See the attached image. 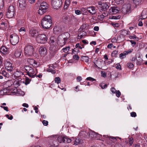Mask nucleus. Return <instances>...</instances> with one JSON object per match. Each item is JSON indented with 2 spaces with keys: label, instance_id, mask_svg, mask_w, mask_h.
Segmentation results:
<instances>
[{
  "label": "nucleus",
  "instance_id": "obj_1",
  "mask_svg": "<svg viewBox=\"0 0 147 147\" xmlns=\"http://www.w3.org/2000/svg\"><path fill=\"white\" fill-rule=\"evenodd\" d=\"M52 21L51 17L49 16H45L41 21V25L45 29L49 28L52 26Z\"/></svg>",
  "mask_w": 147,
  "mask_h": 147
},
{
  "label": "nucleus",
  "instance_id": "obj_2",
  "mask_svg": "<svg viewBox=\"0 0 147 147\" xmlns=\"http://www.w3.org/2000/svg\"><path fill=\"white\" fill-rule=\"evenodd\" d=\"M24 68L26 71L27 74L31 78H34L37 73V70L36 68H33L30 66H24Z\"/></svg>",
  "mask_w": 147,
  "mask_h": 147
},
{
  "label": "nucleus",
  "instance_id": "obj_3",
  "mask_svg": "<svg viewBox=\"0 0 147 147\" xmlns=\"http://www.w3.org/2000/svg\"><path fill=\"white\" fill-rule=\"evenodd\" d=\"M34 51V48L32 46L30 45L25 46L24 50L25 55L28 56H32Z\"/></svg>",
  "mask_w": 147,
  "mask_h": 147
},
{
  "label": "nucleus",
  "instance_id": "obj_4",
  "mask_svg": "<svg viewBox=\"0 0 147 147\" xmlns=\"http://www.w3.org/2000/svg\"><path fill=\"white\" fill-rule=\"evenodd\" d=\"M131 6L129 3H126L124 5L121 9V11L124 14L131 13Z\"/></svg>",
  "mask_w": 147,
  "mask_h": 147
},
{
  "label": "nucleus",
  "instance_id": "obj_5",
  "mask_svg": "<svg viewBox=\"0 0 147 147\" xmlns=\"http://www.w3.org/2000/svg\"><path fill=\"white\" fill-rule=\"evenodd\" d=\"M10 40L12 45H15L18 43L19 41V38L16 34H13L10 35Z\"/></svg>",
  "mask_w": 147,
  "mask_h": 147
},
{
  "label": "nucleus",
  "instance_id": "obj_6",
  "mask_svg": "<svg viewBox=\"0 0 147 147\" xmlns=\"http://www.w3.org/2000/svg\"><path fill=\"white\" fill-rule=\"evenodd\" d=\"M62 0H51V5L54 9H58L62 4Z\"/></svg>",
  "mask_w": 147,
  "mask_h": 147
},
{
  "label": "nucleus",
  "instance_id": "obj_7",
  "mask_svg": "<svg viewBox=\"0 0 147 147\" xmlns=\"http://www.w3.org/2000/svg\"><path fill=\"white\" fill-rule=\"evenodd\" d=\"M36 40L38 43L44 44L47 42V38L45 35L40 34L37 36Z\"/></svg>",
  "mask_w": 147,
  "mask_h": 147
},
{
  "label": "nucleus",
  "instance_id": "obj_8",
  "mask_svg": "<svg viewBox=\"0 0 147 147\" xmlns=\"http://www.w3.org/2000/svg\"><path fill=\"white\" fill-rule=\"evenodd\" d=\"M57 139L58 142L60 143H69L72 141L71 139L67 137L66 136L63 137L59 136L58 138H57Z\"/></svg>",
  "mask_w": 147,
  "mask_h": 147
},
{
  "label": "nucleus",
  "instance_id": "obj_9",
  "mask_svg": "<svg viewBox=\"0 0 147 147\" xmlns=\"http://www.w3.org/2000/svg\"><path fill=\"white\" fill-rule=\"evenodd\" d=\"M14 8L13 6H10L9 7L6 14V16L7 18H11L14 16Z\"/></svg>",
  "mask_w": 147,
  "mask_h": 147
},
{
  "label": "nucleus",
  "instance_id": "obj_10",
  "mask_svg": "<svg viewBox=\"0 0 147 147\" xmlns=\"http://www.w3.org/2000/svg\"><path fill=\"white\" fill-rule=\"evenodd\" d=\"M121 10V9L118 7H111L109 10V14H116L120 12Z\"/></svg>",
  "mask_w": 147,
  "mask_h": 147
},
{
  "label": "nucleus",
  "instance_id": "obj_11",
  "mask_svg": "<svg viewBox=\"0 0 147 147\" xmlns=\"http://www.w3.org/2000/svg\"><path fill=\"white\" fill-rule=\"evenodd\" d=\"M57 136H51L49 138V143L51 146H55L56 145Z\"/></svg>",
  "mask_w": 147,
  "mask_h": 147
},
{
  "label": "nucleus",
  "instance_id": "obj_12",
  "mask_svg": "<svg viewBox=\"0 0 147 147\" xmlns=\"http://www.w3.org/2000/svg\"><path fill=\"white\" fill-rule=\"evenodd\" d=\"M5 69L8 71L11 72L14 69V67L12 65V64L9 62L7 61L5 63Z\"/></svg>",
  "mask_w": 147,
  "mask_h": 147
},
{
  "label": "nucleus",
  "instance_id": "obj_13",
  "mask_svg": "<svg viewBox=\"0 0 147 147\" xmlns=\"http://www.w3.org/2000/svg\"><path fill=\"white\" fill-rule=\"evenodd\" d=\"M23 75L24 73L23 72L17 70L12 74V78L13 79H15L19 77H21Z\"/></svg>",
  "mask_w": 147,
  "mask_h": 147
},
{
  "label": "nucleus",
  "instance_id": "obj_14",
  "mask_svg": "<svg viewBox=\"0 0 147 147\" xmlns=\"http://www.w3.org/2000/svg\"><path fill=\"white\" fill-rule=\"evenodd\" d=\"M39 54L42 57H44L47 54V49L45 46L40 47L39 48Z\"/></svg>",
  "mask_w": 147,
  "mask_h": 147
},
{
  "label": "nucleus",
  "instance_id": "obj_15",
  "mask_svg": "<svg viewBox=\"0 0 147 147\" xmlns=\"http://www.w3.org/2000/svg\"><path fill=\"white\" fill-rule=\"evenodd\" d=\"M29 33L32 37L36 36L38 33V31L35 28H29Z\"/></svg>",
  "mask_w": 147,
  "mask_h": 147
},
{
  "label": "nucleus",
  "instance_id": "obj_16",
  "mask_svg": "<svg viewBox=\"0 0 147 147\" xmlns=\"http://www.w3.org/2000/svg\"><path fill=\"white\" fill-rule=\"evenodd\" d=\"M27 61L28 63L33 66L36 67L38 66L37 62L33 59L28 58L27 59Z\"/></svg>",
  "mask_w": 147,
  "mask_h": 147
},
{
  "label": "nucleus",
  "instance_id": "obj_17",
  "mask_svg": "<svg viewBox=\"0 0 147 147\" xmlns=\"http://www.w3.org/2000/svg\"><path fill=\"white\" fill-rule=\"evenodd\" d=\"M60 39L59 37L57 41V44L61 46H63L64 45L67 41V38H63V39L59 40Z\"/></svg>",
  "mask_w": 147,
  "mask_h": 147
},
{
  "label": "nucleus",
  "instance_id": "obj_18",
  "mask_svg": "<svg viewBox=\"0 0 147 147\" xmlns=\"http://www.w3.org/2000/svg\"><path fill=\"white\" fill-rule=\"evenodd\" d=\"M19 7L22 9H24L26 6V0H19Z\"/></svg>",
  "mask_w": 147,
  "mask_h": 147
},
{
  "label": "nucleus",
  "instance_id": "obj_19",
  "mask_svg": "<svg viewBox=\"0 0 147 147\" xmlns=\"http://www.w3.org/2000/svg\"><path fill=\"white\" fill-rule=\"evenodd\" d=\"M62 21L64 23H68L71 21V19L69 16L67 14H64L63 15Z\"/></svg>",
  "mask_w": 147,
  "mask_h": 147
},
{
  "label": "nucleus",
  "instance_id": "obj_20",
  "mask_svg": "<svg viewBox=\"0 0 147 147\" xmlns=\"http://www.w3.org/2000/svg\"><path fill=\"white\" fill-rule=\"evenodd\" d=\"M132 52V50H129L127 51H125L123 53L120 54L119 55V57L121 59L124 58L126 57V55H127L128 54Z\"/></svg>",
  "mask_w": 147,
  "mask_h": 147
},
{
  "label": "nucleus",
  "instance_id": "obj_21",
  "mask_svg": "<svg viewBox=\"0 0 147 147\" xmlns=\"http://www.w3.org/2000/svg\"><path fill=\"white\" fill-rule=\"evenodd\" d=\"M8 49L5 46L2 47L0 48V52L1 54L5 55L8 53Z\"/></svg>",
  "mask_w": 147,
  "mask_h": 147
},
{
  "label": "nucleus",
  "instance_id": "obj_22",
  "mask_svg": "<svg viewBox=\"0 0 147 147\" xmlns=\"http://www.w3.org/2000/svg\"><path fill=\"white\" fill-rule=\"evenodd\" d=\"M7 25L6 19L2 20L0 22V27L2 29H5L7 27Z\"/></svg>",
  "mask_w": 147,
  "mask_h": 147
},
{
  "label": "nucleus",
  "instance_id": "obj_23",
  "mask_svg": "<svg viewBox=\"0 0 147 147\" xmlns=\"http://www.w3.org/2000/svg\"><path fill=\"white\" fill-rule=\"evenodd\" d=\"M87 10L92 15L95 14L96 12L95 8L94 7L92 6L87 7Z\"/></svg>",
  "mask_w": 147,
  "mask_h": 147
},
{
  "label": "nucleus",
  "instance_id": "obj_24",
  "mask_svg": "<svg viewBox=\"0 0 147 147\" xmlns=\"http://www.w3.org/2000/svg\"><path fill=\"white\" fill-rule=\"evenodd\" d=\"M47 8V6H40L39 9L38 10L39 14L42 15L43 14L44 12L46 11V10Z\"/></svg>",
  "mask_w": 147,
  "mask_h": 147
},
{
  "label": "nucleus",
  "instance_id": "obj_25",
  "mask_svg": "<svg viewBox=\"0 0 147 147\" xmlns=\"http://www.w3.org/2000/svg\"><path fill=\"white\" fill-rule=\"evenodd\" d=\"M110 6L109 4L106 2L103 3L102 4V6H100V9L103 11L107 10Z\"/></svg>",
  "mask_w": 147,
  "mask_h": 147
},
{
  "label": "nucleus",
  "instance_id": "obj_26",
  "mask_svg": "<svg viewBox=\"0 0 147 147\" xmlns=\"http://www.w3.org/2000/svg\"><path fill=\"white\" fill-rule=\"evenodd\" d=\"M55 67L53 65H50L49 67L47 69V71L48 72H51L52 74H54L56 73V71L55 70Z\"/></svg>",
  "mask_w": 147,
  "mask_h": 147
},
{
  "label": "nucleus",
  "instance_id": "obj_27",
  "mask_svg": "<svg viewBox=\"0 0 147 147\" xmlns=\"http://www.w3.org/2000/svg\"><path fill=\"white\" fill-rule=\"evenodd\" d=\"M21 79H19L15 80L13 83V86L15 88L18 87L21 83Z\"/></svg>",
  "mask_w": 147,
  "mask_h": 147
},
{
  "label": "nucleus",
  "instance_id": "obj_28",
  "mask_svg": "<svg viewBox=\"0 0 147 147\" xmlns=\"http://www.w3.org/2000/svg\"><path fill=\"white\" fill-rule=\"evenodd\" d=\"M22 53L20 49L16 50L15 52L14 55L16 58L19 57Z\"/></svg>",
  "mask_w": 147,
  "mask_h": 147
},
{
  "label": "nucleus",
  "instance_id": "obj_29",
  "mask_svg": "<svg viewBox=\"0 0 147 147\" xmlns=\"http://www.w3.org/2000/svg\"><path fill=\"white\" fill-rule=\"evenodd\" d=\"M88 134L91 138H96L97 136V134L94 131H90L88 132Z\"/></svg>",
  "mask_w": 147,
  "mask_h": 147
},
{
  "label": "nucleus",
  "instance_id": "obj_30",
  "mask_svg": "<svg viewBox=\"0 0 147 147\" xmlns=\"http://www.w3.org/2000/svg\"><path fill=\"white\" fill-rule=\"evenodd\" d=\"M61 28L59 26H56L53 28V30L55 33L58 34L61 31Z\"/></svg>",
  "mask_w": 147,
  "mask_h": 147
},
{
  "label": "nucleus",
  "instance_id": "obj_31",
  "mask_svg": "<svg viewBox=\"0 0 147 147\" xmlns=\"http://www.w3.org/2000/svg\"><path fill=\"white\" fill-rule=\"evenodd\" d=\"M143 59L141 58L140 55H139L138 57V59H136L137 65H141L143 61Z\"/></svg>",
  "mask_w": 147,
  "mask_h": 147
},
{
  "label": "nucleus",
  "instance_id": "obj_32",
  "mask_svg": "<svg viewBox=\"0 0 147 147\" xmlns=\"http://www.w3.org/2000/svg\"><path fill=\"white\" fill-rule=\"evenodd\" d=\"M0 73L3 76L7 78H8L9 76V74L4 70H1Z\"/></svg>",
  "mask_w": 147,
  "mask_h": 147
},
{
  "label": "nucleus",
  "instance_id": "obj_33",
  "mask_svg": "<svg viewBox=\"0 0 147 147\" xmlns=\"http://www.w3.org/2000/svg\"><path fill=\"white\" fill-rule=\"evenodd\" d=\"M121 18L120 15L111 16H109V19L114 20L119 19Z\"/></svg>",
  "mask_w": 147,
  "mask_h": 147
},
{
  "label": "nucleus",
  "instance_id": "obj_34",
  "mask_svg": "<svg viewBox=\"0 0 147 147\" xmlns=\"http://www.w3.org/2000/svg\"><path fill=\"white\" fill-rule=\"evenodd\" d=\"M81 60L83 61H85L86 62H88L89 61V58L88 57L86 56H82L81 57Z\"/></svg>",
  "mask_w": 147,
  "mask_h": 147
},
{
  "label": "nucleus",
  "instance_id": "obj_35",
  "mask_svg": "<svg viewBox=\"0 0 147 147\" xmlns=\"http://www.w3.org/2000/svg\"><path fill=\"white\" fill-rule=\"evenodd\" d=\"M121 34L123 36H125L128 34V32L125 30H121Z\"/></svg>",
  "mask_w": 147,
  "mask_h": 147
},
{
  "label": "nucleus",
  "instance_id": "obj_36",
  "mask_svg": "<svg viewBox=\"0 0 147 147\" xmlns=\"http://www.w3.org/2000/svg\"><path fill=\"white\" fill-rule=\"evenodd\" d=\"M31 80L28 77H26L25 81L23 82L26 85H27L30 83Z\"/></svg>",
  "mask_w": 147,
  "mask_h": 147
},
{
  "label": "nucleus",
  "instance_id": "obj_37",
  "mask_svg": "<svg viewBox=\"0 0 147 147\" xmlns=\"http://www.w3.org/2000/svg\"><path fill=\"white\" fill-rule=\"evenodd\" d=\"M70 1L69 0H66L65 1V4L64 5L65 8L66 9L70 4Z\"/></svg>",
  "mask_w": 147,
  "mask_h": 147
},
{
  "label": "nucleus",
  "instance_id": "obj_38",
  "mask_svg": "<svg viewBox=\"0 0 147 147\" xmlns=\"http://www.w3.org/2000/svg\"><path fill=\"white\" fill-rule=\"evenodd\" d=\"M54 81L55 83L58 84L60 83L61 80L59 77H57L55 78Z\"/></svg>",
  "mask_w": 147,
  "mask_h": 147
},
{
  "label": "nucleus",
  "instance_id": "obj_39",
  "mask_svg": "<svg viewBox=\"0 0 147 147\" xmlns=\"http://www.w3.org/2000/svg\"><path fill=\"white\" fill-rule=\"evenodd\" d=\"M133 142L134 139L132 137H131L129 138L128 143L129 146H131L132 145L133 143Z\"/></svg>",
  "mask_w": 147,
  "mask_h": 147
},
{
  "label": "nucleus",
  "instance_id": "obj_40",
  "mask_svg": "<svg viewBox=\"0 0 147 147\" xmlns=\"http://www.w3.org/2000/svg\"><path fill=\"white\" fill-rule=\"evenodd\" d=\"M116 3L119 5H121L124 2V0H115Z\"/></svg>",
  "mask_w": 147,
  "mask_h": 147
},
{
  "label": "nucleus",
  "instance_id": "obj_41",
  "mask_svg": "<svg viewBox=\"0 0 147 147\" xmlns=\"http://www.w3.org/2000/svg\"><path fill=\"white\" fill-rule=\"evenodd\" d=\"M81 140L79 139L78 138H76V139L75 140V142L74 144L75 145H77L78 144H79L81 143Z\"/></svg>",
  "mask_w": 147,
  "mask_h": 147
},
{
  "label": "nucleus",
  "instance_id": "obj_42",
  "mask_svg": "<svg viewBox=\"0 0 147 147\" xmlns=\"http://www.w3.org/2000/svg\"><path fill=\"white\" fill-rule=\"evenodd\" d=\"M136 6L138 5L141 2L142 0H133Z\"/></svg>",
  "mask_w": 147,
  "mask_h": 147
},
{
  "label": "nucleus",
  "instance_id": "obj_43",
  "mask_svg": "<svg viewBox=\"0 0 147 147\" xmlns=\"http://www.w3.org/2000/svg\"><path fill=\"white\" fill-rule=\"evenodd\" d=\"M127 66L129 68H131L134 66V64L131 63H127Z\"/></svg>",
  "mask_w": 147,
  "mask_h": 147
},
{
  "label": "nucleus",
  "instance_id": "obj_44",
  "mask_svg": "<svg viewBox=\"0 0 147 147\" xmlns=\"http://www.w3.org/2000/svg\"><path fill=\"white\" fill-rule=\"evenodd\" d=\"M117 53L118 51H114L111 53V55L112 57H115L117 54Z\"/></svg>",
  "mask_w": 147,
  "mask_h": 147
},
{
  "label": "nucleus",
  "instance_id": "obj_45",
  "mask_svg": "<svg viewBox=\"0 0 147 147\" xmlns=\"http://www.w3.org/2000/svg\"><path fill=\"white\" fill-rule=\"evenodd\" d=\"M70 49V48L69 47V46H68V47H66L65 48H63L62 49V50L64 52H65L66 51H67V52H68L69 50Z\"/></svg>",
  "mask_w": 147,
  "mask_h": 147
},
{
  "label": "nucleus",
  "instance_id": "obj_46",
  "mask_svg": "<svg viewBox=\"0 0 147 147\" xmlns=\"http://www.w3.org/2000/svg\"><path fill=\"white\" fill-rule=\"evenodd\" d=\"M86 27V25L85 24H83L80 27L79 30L80 31L82 30L85 29Z\"/></svg>",
  "mask_w": 147,
  "mask_h": 147
},
{
  "label": "nucleus",
  "instance_id": "obj_47",
  "mask_svg": "<svg viewBox=\"0 0 147 147\" xmlns=\"http://www.w3.org/2000/svg\"><path fill=\"white\" fill-rule=\"evenodd\" d=\"M107 85L106 84L103 85L102 84H101L99 85V86L101 87L102 89L106 88L107 87Z\"/></svg>",
  "mask_w": 147,
  "mask_h": 147
},
{
  "label": "nucleus",
  "instance_id": "obj_48",
  "mask_svg": "<svg viewBox=\"0 0 147 147\" xmlns=\"http://www.w3.org/2000/svg\"><path fill=\"white\" fill-rule=\"evenodd\" d=\"M86 80H89L91 82H93L94 81H96V80L94 79L91 77H88L86 78Z\"/></svg>",
  "mask_w": 147,
  "mask_h": 147
},
{
  "label": "nucleus",
  "instance_id": "obj_49",
  "mask_svg": "<svg viewBox=\"0 0 147 147\" xmlns=\"http://www.w3.org/2000/svg\"><path fill=\"white\" fill-rule=\"evenodd\" d=\"M19 31L20 32V34H21V32H25L26 30L24 27H22L20 28L19 30Z\"/></svg>",
  "mask_w": 147,
  "mask_h": 147
},
{
  "label": "nucleus",
  "instance_id": "obj_50",
  "mask_svg": "<svg viewBox=\"0 0 147 147\" xmlns=\"http://www.w3.org/2000/svg\"><path fill=\"white\" fill-rule=\"evenodd\" d=\"M104 136V137H105L106 138H111V139H117V138H119V139H121V138H119V137H109V136H106V135H104L103 136Z\"/></svg>",
  "mask_w": 147,
  "mask_h": 147
},
{
  "label": "nucleus",
  "instance_id": "obj_51",
  "mask_svg": "<svg viewBox=\"0 0 147 147\" xmlns=\"http://www.w3.org/2000/svg\"><path fill=\"white\" fill-rule=\"evenodd\" d=\"M131 116L132 117H135L136 116V113L134 112H132L130 113Z\"/></svg>",
  "mask_w": 147,
  "mask_h": 147
},
{
  "label": "nucleus",
  "instance_id": "obj_52",
  "mask_svg": "<svg viewBox=\"0 0 147 147\" xmlns=\"http://www.w3.org/2000/svg\"><path fill=\"white\" fill-rule=\"evenodd\" d=\"M5 116L8 119L10 120H12L13 118V116L11 115H10V116L9 117V115L7 114L5 115Z\"/></svg>",
  "mask_w": 147,
  "mask_h": 147
},
{
  "label": "nucleus",
  "instance_id": "obj_53",
  "mask_svg": "<svg viewBox=\"0 0 147 147\" xmlns=\"http://www.w3.org/2000/svg\"><path fill=\"white\" fill-rule=\"evenodd\" d=\"M54 38L53 37H51L50 38V42L51 44L55 42Z\"/></svg>",
  "mask_w": 147,
  "mask_h": 147
},
{
  "label": "nucleus",
  "instance_id": "obj_54",
  "mask_svg": "<svg viewBox=\"0 0 147 147\" xmlns=\"http://www.w3.org/2000/svg\"><path fill=\"white\" fill-rule=\"evenodd\" d=\"M55 47H54L53 46H51L50 48V50L54 52L55 50Z\"/></svg>",
  "mask_w": 147,
  "mask_h": 147
},
{
  "label": "nucleus",
  "instance_id": "obj_55",
  "mask_svg": "<svg viewBox=\"0 0 147 147\" xmlns=\"http://www.w3.org/2000/svg\"><path fill=\"white\" fill-rule=\"evenodd\" d=\"M115 94L117 97H119L121 95V93L119 90H117L115 92Z\"/></svg>",
  "mask_w": 147,
  "mask_h": 147
},
{
  "label": "nucleus",
  "instance_id": "obj_56",
  "mask_svg": "<svg viewBox=\"0 0 147 147\" xmlns=\"http://www.w3.org/2000/svg\"><path fill=\"white\" fill-rule=\"evenodd\" d=\"M3 0H0V9L3 7Z\"/></svg>",
  "mask_w": 147,
  "mask_h": 147
},
{
  "label": "nucleus",
  "instance_id": "obj_57",
  "mask_svg": "<svg viewBox=\"0 0 147 147\" xmlns=\"http://www.w3.org/2000/svg\"><path fill=\"white\" fill-rule=\"evenodd\" d=\"M73 58L76 60H78L79 57L77 55H75L73 56Z\"/></svg>",
  "mask_w": 147,
  "mask_h": 147
},
{
  "label": "nucleus",
  "instance_id": "obj_58",
  "mask_svg": "<svg viewBox=\"0 0 147 147\" xmlns=\"http://www.w3.org/2000/svg\"><path fill=\"white\" fill-rule=\"evenodd\" d=\"M43 125L45 126H47L48 125V122L47 121L44 120L42 121Z\"/></svg>",
  "mask_w": 147,
  "mask_h": 147
},
{
  "label": "nucleus",
  "instance_id": "obj_59",
  "mask_svg": "<svg viewBox=\"0 0 147 147\" xmlns=\"http://www.w3.org/2000/svg\"><path fill=\"white\" fill-rule=\"evenodd\" d=\"M111 90L113 94H115V93L116 91H117L115 88L113 87H112L111 88Z\"/></svg>",
  "mask_w": 147,
  "mask_h": 147
},
{
  "label": "nucleus",
  "instance_id": "obj_60",
  "mask_svg": "<svg viewBox=\"0 0 147 147\" xmlns=\"http://www.w3.org/2000/svg\"><path fill=\"white\" fill-rule=\"evenodd\" d=\"M138 21L139 22L138 24V26H142L143 23L140 19H139L138 20Z\"/></svg>",
  "mask_w": 147,
  "mask_h": 147
},
{
  "label": "nucleus",
  "instance_id": "obj_61",
  "mask_svg": "<svg viewBox=\"0 0 147 147\" xmlns=\"http://www.w3.org/2000/svg\"><path fill=\"white\" fill-rule=\"evenodd\" d=\"M75 13L77 15H80L81 14V12L80 10H75Z\"/></svg>",
  "mask_w": 147,
  "mask_h": 147
},
{
  "label": "nucleus",
  "instance_id": "obj_62",
  "mask_svg": "<svg viewBox=\"0 0 147 147\" xmlns=\"http://www.w3.org/2000/svg\"><path fill=\"white\" fill-rule=\"evenodd\" d=\"M82 78L81 76H78L76 78V79L77 80V81L78 82H80L82 80Z\"/></svg>",
  "mask_w": 147,
  "mask_h": 147
},
{
  "label": "nucleus",
  "instance_id": "obj_63",
  "mask_svg": "<svg viewBox=\"0 0 147 147\" xmlns=\"http://www.w3.org/2000/svg\"><path fill=\"white\" fill-rule=\"evenodd\" d=\"M86 133V132L84 131H81L80 132V133L79 134V135L81 136H83L84 135H85V134Z\"/></svg>",
  "mask_w": 147,
  "mask_h": 147
},
{
  "label": "nucleus",
  "instance_id": "obj_64",
  "mask_svg": "<svg viewBox=\"0 0 147 147\" xmlns=\"http://www.w3.org/2000/svg\"><path fill=\"white\" fill-rule=\"evenodd\" d=\"M47 4L45 2H43L41 3L40 6H47Z\"/></svg>",
  "mask_w": 147,
  "mask_h": 147
}]
</instances>
